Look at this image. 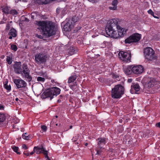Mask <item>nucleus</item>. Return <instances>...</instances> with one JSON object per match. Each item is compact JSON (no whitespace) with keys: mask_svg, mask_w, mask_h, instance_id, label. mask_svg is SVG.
<instances>
[{"mask_svg":"<svg viewBox=\"0 0 160 160\" xmlns=\"http://www.w3.org/2000/svg\"><path fill=\"white\" fill-rule=\"evenodd\" d=\"M118 29V31H116L114 32V34L111 37L113 38H117L119 37H121L126 34L127 30L124 28H121L119 26Z\"/></svg>","mask_w":160,"mask_h":160,"instance_id":"1a4fd4ad","label":"nucleus"},{"mask_svg":"<svg viewBox=\"0 0 160 160\" xmlns=\"http://www.w3.org/2000/svg\"><path fill=\"white\" fill-rule=\"evenodd\" d=\"M11 48L12 50L15 51H17V46L15 44L11 45Z\"/></svg>","mask_w":160,"mask_h":160,"instance_id":"f704fd0d","label":"nucleus"},{"mask_svg":"<svg viewBox=\"0 0 160 160\" xmlns=\"http://www.w3.org/2000/svg\"><path fill=\"white\" fill-rule=\"evenodd\" d=\"M108 44V42H106V41H104L103 42V43L102 44V45H104L105 44V45H103V47H105V46L106 45V44Z\"/></svg>","mask_w":160,"mask_h":160,"instance_id":"49530a36","label":"nucleus"},{"mask_svg":"<svg viewBox=\"0 0 160 160\" xmlns=\"http://www.w3.org/2000/svg\"><path fill=\"white\" fill-rule=\"evenodd\" d=\"M7 61L9 64H10L12 63V58L9 57H7Z\"/></svg>","mask_w":160,"mask_h":160,"instance_id":"72a5a7b5","label":"nucleus"},{"mask_svg":"<svg viewBox=\"0 0 160 160\" xmlns=\"http://www.w3.org/2000/svg\"><path fill=\"white\" fill-rule=\"evenodd\" d=\"M144 71V68L141 65L135 66L133 65V73L136 75H140L142 74Z\"/></svg>","mask_w":160,"mask_h":160,"instance_id":"f8f14e48","label":"nucleus"},{"mask_svg":"<svg viewBox=\"0 0 160 160\" xmlns=\"http://www.w3.org/2000/svg\"><path fill=\"white\" fill-rule=\"evenodd\" d=\"M56 126H57V125H58V124H56Z\"/></svg>","mask_w":160,"mask_h":160,"instance_id":"e2e57ef3","label":"nucleus"},{"mask_svg":"<svg viewBox=\"0 0 160 160\" xmlns=\"http://www.w3.org/2000/svg\"><path fill=\"white\" fill-rule=\"evenodd\" d=\"M88 145V143H85V146H87V145Z\"/></svg>","mask_w":160,"mask_h":160,"instance_id":"4d7b16f0","label":"nucleus"},{"mask_svg":"<svg viewBox=\"0 0 160 160\" xmlns=\"http://www.w3.org/2000/svg\"><path fill=\"white\" fill-rule=\"evenodd\" d=\"M70 88L72 90H74L77 88V85L76 82H73L68 84Z\"/></svg>","mask_w":160,"mask_h":160,"instance_id":"a878e982","label":"nucleus"},{"mask_svg":"<svg viewBox=\"0 0 160 160\" xmlns=\"http://www.w3.org/2000/svg\"><path fill=\"white\" fill-rule=\"evenodd\" d=\"M133 88L135 90V93L137 94L138 93V92L140 89V87L138 84H136L134 85L132 87L131 86V92Z\"/></svg>","mask_w":160,"mask_h":160,"instance_id":"4be33fe9","label":"nucleus"},{"mask_svg":"<svg viewBox=\"0 0 160 160\" xmlns=\"http://www.w3.org/2000/svg\"><path fill=\"white\" fill-rule=\"evenodd\" d=\"M6 20V19H3V20L1 21V22L2 23H5V21Z\"/></svg>","mask_w":160,"mask_h":160,"instance_id":"8fccbe9b","label":"nucleus"},{"mask_svg":"<svg viewBox=\"0 0 160 160\" xmlns=\"http://www.w3.org/2000/svg\"><path fill=\"white\" fill-rule=\"evenodd\" d=\"M25 19H26V20H27V21H28V19H27V18H25Z\"/></svg>","mask_w":160,"mask_h":160,"instance_id":"052dcab7","label":"nucleus"},{"mask_svg":"<svg viewBox=\"0 0 160 160\" xmlns=\"http://www.w3.org/2000/svg\"><path fill=\"white\" fill-rule=\"evenodd\" d=\"M128 81L129 82H131V80L129 79V80H128Z\"/></svg>","mask_w":160,"mask_h":160,"instance_id":"bf43d9fd","label":"nucleus"},{"mask_svg":"<svg viewBox=\"0 0 160 160\" xmlns=\"http://www.w3.org/2000/svg\"><path fill=\"white\" fill-rule=\"evenodd\" d=\"M6 117L5 114L0 112V123L3 122L5 120Z\"/></svg>","mask_w":160,"mask_h":160,"instance_id":"393cba45","label":"nucleus"},{"mask_svg":"<svg viewBox=\"0 0 160 160\" xmlns=\"http://www.w3.org/2000/svg\"><path fill=\"white\" fill-rule=\"evenodd\" d=\"M38 15L36 12H32L31 14V17L32 19H34L35 18H38Z\"/></svg>","mask_w":160,"mask_h":160,"instance_id":"c756f323","label":"nucleus"},{"mask_svg":"<svg viewBox=\"0 0 160 160\" xmlns=\"http://www.w3.org/2000/svg\"><path fill=\"white\" fill-rule=\"evenodd\" d=\"M148 13L151 14L152 16L154 14L153 12L151 9H149L148 10Z\"/></svg>","mask_w":160,"mask_h":160,"instance_id":"ea45409f","label":"nucleus"},{"mask_svg":"<svg viewBox=\"0 0 160 160\" xmlns=\"http://www.w3.org/2000/svg\"><path fill=\"white\" fill-rule=\"evenodd\" d=\"M156 125L157 127L160 128V122L157 123Z\"/></svg>","mask_w":160,"mask_h":160,"instance_id":"de8ad7c7","label":"nucleus"},{"mask_svg":"<svg viewBox=\"0 0 160 160\" xmlns=\"http://www.w3.org/2000/svg\"><path fill=\"white\" fill-rule=\"evenodd\" d=\"M15 100L16 101H18V98H16Z\"/></svg>","mask_w":160,"mask_h":160,"instance_id":"6e6d98bb","label":"nucleus"},{"mask_svg":"<svg viewBox=\"0 0 160 160\" xmlns=\"http://www.w3.org/2000/svg\"><path fill=\"white\" fill-rule=\"evenodd\" d=\"M118 3V1L117 0H113L111 6L109 7V9L110 10H116L117 8Z\"/></svg>","mask_w":160,"mask_h":160,"instance_id":"aec40b11","label":"nucleus"},{"mask_svg":"<svg viewBox=\"0 0 160 160\" xmlns=\"http://www.w3.org/2000/svg\"><path fill=\"white\" fill-rule=\"evenodd\" d=\"M141 38L140 34L138 33L134 34L126 39L125 40V43H130L132 42H138Z\"/></svg>","mask_w":160,"mask_h":160,"instance_id":"0eeeda50","label":"nucleus"},{"mask_svg":"<svg viewBox=\"0 0 160 160\" xmlns=\"http://www.w3.org/2000/svg\"><path fill=\"white\" fill-rule=\"evenodd\" d=\"M98 141V144L99 148L101 149L106 144V139L104 138H98L97 140Z\"/></svg>","mask_w":160,"mask_h":160,"instance_id":"a211bd4d","label":"nucleus"},{"mask_svg":"<svg viewBox=\"0 0 160 160\" xmlns=\"http://www.w3.org/2000/svg\"><path fill=\"white\" fill-rule=\"evenodd\" d=\"M50 89L52 93L53 97L54 95L57 96L60 93V90L58 88L56 87H53Z\"/></svg>","mask_w":160,"mask_h":160,"instance_id":"f3484780","label":"nucleus"},{"mask_svg":"<svg viewBox=\"0 0 160 160\" xmlns=\"http://www.w3.org/2000/svg\"><path fill=\"white\" fill-rule=\"evenodd\" d=\"M79 20V18L78 17H75L72 18V19L70 20L69 21H71V22H72V24H73L74 26L75 23L78 21Z\"/></svg>","mask_w":160,"mask_h":160,"instance_id":"cd10ccee","label":"nucleus"},{"mask_svg":"<svg viewBox=\"0 0 160 160\" xmlns=\"http://www.w3.org/2000/svg\"><path fill=\"white\" fill-rule=\"evenodd\" d=\"M144 86L146 88H150L152 87L155 84V80L151 78H144L142 81Z\"/></svg>","mask_w":160,"mask_h":160,"instance_id":"423d86ee","label":"nucleus"},{"mask_svg":"<svg viewBox=\"0 0 160 160\" xmlns=\"http://www.w3.org/2000/svg\"><path fill=\"white\" fill-rule=\"evenodd\" d=\"M133 65L127 67L124 69V72L127 75L131 74L132 73H133Z\"/></svg>","mask_w":160,"mask_h":160,"instance_id":"6ab92c4d","label":"nucleus"},{"mask_svg":"<svg viewBox=\"0 0 160 160\" xmlns=\"http://www.w3.org/2000/svg\"><path fill=\"white\" fill-rule=\"evenodd\" d=\"M33 151L38 154L43 153L45 155V158L47 160H50L48 156V151L45 150L43 148H40L38 147H35L34 148Z\"/></svg>","mask_w":160,"mask_h":160,"instance_id":"9b49d317","label":"nucleus"},{"mask_svg":"<svg viewBox=\"0 0 160 160\" xmlns=\"http://www.w3.org/2000/svg\"><path fill=\"white\" fill-rule=\"evenodd\" d=\"M35 152L33 150V151L32 152L30 153V154L31 155H32L33 153H34V152Z\"/></svg>","mask_w":160,"mask_h":160,"instance_id":"864d4df0","label":"nucleus"},{"mask_svg":"<svg viewBox=\"0 0 160 160\" xmlns=\"http://www.w3.org/2000/svg\"><path fill=\"white\" fill-rule=\"evenodd\" d=\"M78 51L76 48L73 47H70L69 49V53L70 55H72L76 53Z\"/></svg>","mask_w":160,"mask_h":160,"instance_id":"b1692460","label":"nucleus"},{"mask_svg":"<svg viewBox=\"0 0 160 160\" xmlns=\"http://www.w3.org/2000/svg\"><path fill=\"white\" fill-rule=\"evenodd\" d=\"M9 27H10L9 25L8 24H7V25L6 26V29H8V30L9 29Z\"/></svg>","mask_w":160,"mask_h":160,"instance_id":"09e8293b","label":"nucleus"},{"mask_svg":"<svg viewBox=\"0 0 160 160\" xmlns=\"http://www.w3.org/2000/svg\"><path fill=\"white\" fill-rule=\"evenodd\" d=\"M71 21H68L64 26L63 29L66 31H70L73 28V24Z\"/></svg>","mask_w":160,"mask_h":160,"instance_id":"2eb2a0df","label":"nucleus"},{"mask_svg":"<svg viewBox=\"0 0 160 160\" xmlns=\"http://www.w3.org/2000/svg\"><path fill=\"white\" fill-rule=\"evenodd\" d=\"M119 26L117 20L112 19L109 21L108 24L106 26L105 29L107 35L111 37L114 34V32L116 31V28L118 29Z\"/></svg>","mask_w":160,"mask_h":160,"instance_id":"f03ea898","label":"nucleus"},{"mask_svg":"<svg viewBox=\"0 0 160 160\" xmlns=\"http://www.w3.org/2000/svg\"><path fill=\"white\" fill-rule=\"evenodd\" d=\"M22 147L25 150L27 149L28 148V147L25 144L23 145H22Z\"/></svg>","mask_w":160,"mask_h":160,"instance_id":"c03bdc74","label":"nucleus"},{"mask_svg":"<svg viewBox=\"0 0 160 160\" xmlns=\"http://www.w3.org/2000/svg\"><path fill=\"white\" fill-rule=\"evenodd\" d=\"M34 23L37 29L42 31L46 37H50L55 34L56 28L54 23L48 21H35Z\"/></svg>","mask_w":160,"mask_h":160,"instance_id":"f257e3e1","label":"nucleus"},{"mask_svg":"<svg viewBox=\"0 0 160 160\" xmlns=\"http://www.w3.org/2000/svg\"><path fill=\"white\" fill-rule=\"evenodd\" d=\"M120 122H121V121H120Z\"/></svg>","mask_w":160,"mask_h":160,"instance_id":"0e129e2a","label":"nucleus"},{"mask_svg":"<svg viewBox=\"0 0 160 160\" xmlns=\"http://www.w3.org/2000/svg\"><path fill=\"white\" fill-rule=\"evenodd\" d=\"M22 70L20 73L23 78H25L26 80L29 82L31 81L32 77L30 75V71L28 68L27 65L23 64L22 65Z\"/></svg>","mask_w":160,"mask_h":160,"instance_id":"39448f33","label":"nucleus"},{"mask_svg":"<svg viewBox=\"0 0 160 160\" xmlns=\"http://www.w3.org/2000/svg\"><path fill=\"white\" fill-rule=\"evenodd\" d=\"M47 57L46 55L42 53L37 54L35 56V60L36 63L40 64L46 61Z\"/></svg>","mask_w":160,"mask_h":160,"instance_id":"9d476101","label":"nucleus"},{"mask_svg":"<svg viewBox=\"0 0 160 160\" xmlns=\"http://www.w3.org/2000/svg\"><path fill=\"white\" fill-rule=\"evenodd\" d=\"M55 117H56V118H57L58 117V116H55Z\"/></svg>","mask_w":160,"mask_h":160,"instance_id":"680f3d73","label":"nucleus"},{"mask_svg":"<svg viewBox=\"0 0 160 160\" xmlns=\"http://www.w3.org/2000/svg\"><path fill=\"white\" fill-rule=\"evenodd\" d=\"M97 153L96 154H98L99 155H100L101 154L102 152V150H101V149L98 150H97Z\"/></svg>","mask_w":160,"mask_h":160,"instance_id":"58836bf2","label":"nucleus"},{"mask_svg":"<svg viewBox=\"0 0 160 160\" xmlns=\"http://www.w3.org/2000/svg\"><path fill=\"white\" fill-rule=\"evenodd\" d=\"M22 138L24 139L29 140L31 138V137L30 136L28 135L27 133H25L22 134Z\"/></svg>","mask_w":160,"mask_h":160,"instance_id":"c85d7f7f","label":"nucleus"},{"mask_svg":"<svg viewBox=\"0 0 160 160\" xmlns=\"http://www.w3.org/2000/svg\"><path fill=\"white\" fill-rule=\"evenodd\" d=\"M112 77L113 78H117L118 77V76L117 75L113 73L112 74Z\"/></svg>","mask_w":160,"mask_h":160,"instance_id":"a19ab883","label":"nucleus"},{"mask_svg":"<svg viewBox=\"0 0 160 160\" xmlns=\"http://www.w3.org/2000/svg\"><path fill=\"white\" fill-rule=\"evenodd\" d=\"M76 78L77 77L75 75L69 77L68 82V84H69L73 83L74 81L76 79Z\"/></svg>","mask_w":160,"mask_h":160,"instance_id":"5701e85b","label":"nucleus"},{"mask_svg":"<svg viewBox=\"0 0 160 160\" xmlns=\"http://www.w3.org/2000/svg\"><path fill=\"white\" fill-rule=\"evenodd\" d=\"M45 80V79L44 78L40 77H38L37 78V80L38 82H43Z\"/></svg>","mask_w":160,"mask_h":160,"instance_id":"c9c22d12","label":"nucleus"},{"mask_svg":"<svg viewBox=\"0 0 160 160\" xmlns=\"http://www.w3.org/2000/svg\"><path fill=\"white\" fill-rule=\"evenodd\" d=\"M8 81L7 80H6L5 82L4 83V85H6V84H8Z\"/></svg>","mask_w":160,"mask_h":160,"instance_id":"3c124183","label":"nucleus"},{"mask_svg":"<svg viewBox=\"0 0 160 160\" xmlns=\"http://www.w3.org/2000/svg\"><path fill=\"white\" fill-rule=\"evenodd\" d=\"M21 62H16L14 65V71L16 73L20 74L22 70Z\"/></svg>","mask_w":160,"mask_h":160,"instance_id":"4468645a","label":"nucleus"},{"mask_svg":"<svg viewBox=\"0 0 160 160\" xmlns=\"http://www.w3.org/2000/svg\"><path fill=\"white\" fill-rule=\"evenodd\" d=\"M9 35L10 36L9 37V39H12V37H16L17 36V32L15 29L14 28L11 29L9 31Z\"/></svg>","mask_w":160,"mask_h":160,"instance_id":"412c9836","label":"nucleus"},{"mask_svg":"<svg viewBox=\"0 0 160 160\" xmlns=\"http://www.w3.org/2000/svg\"><path fill=\"white\" fill-rule=\"evenodd\" d=\"M72 126H70V129H71L72 128Z\"/></svg>","mask_w":160,"mask_h":160,"instance_id":"13d9d810","label":"nucleus"},{"mask_svg":"<svg viewBox=\"0 0 160 160\" xmlns=\"http://www.w3.org/2000/svg\"><path fill=\"white\" fill-rule=\"evenodd\" d=\"M9 14H11L13 15H16L18 14L17 11L15 9H12L10 11Z\"/></svg>","mask_w":160,"mask_h":160,"instance_id":"2f4dec72","label":"nucleus"},{"mask_svg":"<svg viewBox=\"0 0 160 160\" xmlns=\"http://www.w3.org/2000/svg\"><path fill=\"white\" fill-rule=\"evenodd\" d=\"M124 88L120 85H116L112 89L111 96L113 98H120L124 93Z\"/></svg>","mask_w":160,"mask_h":160,"instance_id":"7ed1b4c3","label":"nucleus"},{"mask_svg":"<svg viewBox=\"0 0 160 160\" xmlns=\"http://www.w3.org/2000/svg\"><path fill=\"white\" fill-rule=\"evenodd\" d=\"M13 81L18 88H24L27 86L26 82L21 79H14Z\"/></svg>","mask_w":160,"mask_h":160,"instance_id":"ddd939ff","label":"nucleus"},{"mask_svg":"<svg viewBox=\"0 0 160 160\" xmlns=\"http://www.w3.org/2000/svg\"><path fill=\"white\" fill-rule=\"evenodd\" d=\"M36 36L39 38H43V37L41 35H38L37 34L36 35Z\"/></svg>","mask_w":160,"mask_h":160,"instance_id":"a18cd8bd","label":"nucleus"},{"mask_svg":"<svg viewBox=\"0 0 160 160\" xmlns=\"http://www.w3.org/2000/svg\"><path fill=\"white\" fill-rule=\"evenodd\" d=\"M41 97L42 98H50V99H52L53 98L50 89L48 91L44 92L41 95Z\"/></svg>","mask_w":160,"mask_h":160,"instance_id":"dca6fc26","label":"nucleus"},{"mask_svg":"<svg viewBox=\"0 0 160 160\" xmlns=\"http://www.w3.org/2000/svg\"><path fill=\"white\" fill-rule=\"evenodd\" d=\"M78 135L76 136L75 137H73L72 139V140L73 142H75L78 139Z\"/></svg>","mask_w":160,"mask_h":160,"instance_id":"4c0bfd02","label":"nucleus"},{"mask_svg":"<svg viewBox=\"0 0 160 160\" xmlns=\"http://www.w3.org/2000/svg\"><path fill=\"white\" fill-rule=\"evenodd\" d=\"M12 148L14 152H16L17 153V154H20L19 152L18 151V147L13 146H12Z\"/></svg>","mask_w":160,"mask_h":160,"instance_id":"7c9ffc66","label":"nucleus"},{"mask_svg":"<svg viewBox=\"0 0 160 160\" xmlns=\"http://www.w3.org/2000/svg\"><path fill=\"white\" fill-rule=\"evenodd\" d=\"M145 58L147 61H152L155 59V52L153 49L150 47L145 48L144 51Z\"/></svg>","mask_w":160,"mask_h":160,"instance_id":"20e7f679","label":"nucleus"},{"mask_svg":"<svg viewBox=\"0 0 160 160\" xmlns=\"http://www.w3.org/2000/svg\"><path fill=\"white\" fill-rule=\"evenodd\" d=\"M153 17L154 18H158V17H157V16H154V15H153Z\"/></svg>","mask_w":160,"mask_h":160,"instance_id":"5fc2aeb1","label":"nucleus"},{"mask_svg":"<svg viewBox=\"0 0 160 160\" xmlns=\"http://www.w3.org/2000/svg\"><path fill=\"white\" fill-rule=\"evenodd\" d=\"M41 128L42 129V130L43 131V132H46L47 130V127L45 125H42L41 126Z\"/></svg>","mask_w":160,"mask_h":160,"instance_id":"e433bc0d","label":"nucleus"},{"mask_svg":"<svg viewBox=\"0 0 160 160\" xmlns=\"http://www.w3.org/2000/svg\"><path fill=\"white\" fill-rule=\"evenodd\" d=\"M23 154L26 156H28L29 155V152L28 151H25L23 152Z\"/></svg>","mask_w":160,"mask_h":160,"instance_id":"37998d69","label":"nucleus"},{"mask_svg":"<svg viewBox=\"0 0 160 160\" xmlns=\"http://www.w3.org/2000/svg\"><path fill=\"white\" fill-rule=\"evenodd\" d=\"M4 106L3 105L0 104V110H4Z\"/></svg>","mask_w":160,"mask_h":160,"instance_id":"79ce46f5","label":"nucleus"},{"mask_svg":"<svg viewBox=\"0 0 160 160\" xmlns=\"http://www.w3.org/2000/svg\"><path fill=\"white\" fill-rule=\"evenodd\" d=\"M2 12L8 14L10 13V8L7 7H6L3 8L2 9Z\"/></svg>","mask_w":160,"mask_h":160,"instance_id":"bb28decb","label":"nucleus"},{"mask_svg":"<svg viewBox=\"0 0 160 160\" xmlns=\"http://www.w3.org/2000/svg\"><path fill=\"white\" fill-rule=\"evenodd\" d=\"M90 2H95V1L96 0H88Z\"/></svg>","mask_w":160,"mask_h":160,"instance_id":"603ef678","label":"nucleus"},{"mask_svg":"<svg viewBox=\"0 0 160 160\" xmlns=\"http://www.w3.org/2000/svg\"><path fill=\"white\" fill-rule=\"evenodd\" d=\"M4 88L8 91H9L11 90V86L9 84L8 85V84H6V85H4Z\"/></svg>","mask_w":160,"mask_h":160,"instance_id":"473e14b6","label":"nucleus"},{"mask_svg":"<svg viewBox=\"0 0 160 160\" xmlns=\"http://www.w3.org/2000/svg\"><path fill=\"white\" fill-rule=\"evenodd\" d=\"M120 58L125 62H128L131 61V55L130 52L128 53L123 51L120 52L118 54Z\"/></svg>","mask_w":160,"mask_h":160,"instance_id":"6e6552de","label":"nucleus"}]
</instances>
